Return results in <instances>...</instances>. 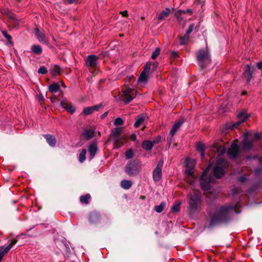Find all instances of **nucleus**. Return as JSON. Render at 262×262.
<instances>
[{"label": "nucleus", "mask_w": 262, "mask_h": 262, "mask_svg": "<svg viewBox=\"0 0 262 262\" xmlns=\"http://www.w3.org/2000/svg\"><path fill=\"white\" fill-rule=\"evenodd\" d=\"M246 68L244 75L247 81H249L252 77V74L253 70L249 64L246 66Z\"/></svg>", "instance_id": "obj_23"}, {"label": "nucleus", "mask_w": 262, "mask_h": 262, "mask_svg": "<svg viewBox=\"0 0 262 262\" xmlns=\"http://www.w3.org/2000/svg\"><path fill=\"white\" fill-rule=\"evenodd\" d=\"M196 59L201 68L206 67L211 62L210 55L207 49L205 50L201 49L198 52Z\"/></svg>", "instance_id": "obj_4"}, {"label": "nucleus", "mask_w": 262, "mask_h": 262, "mask_svg": "<svg viewBox=\"0 0 262 262\" xmlns=\"http://www.w3.org/2000/svg\"><path fill=\"white\" fill-rule=\"evenodd\" d=\"M34 33L38 40L40 43L47 45L49 44V40L46 36L44 31L36 28L34 30Z\"/></svg>", "instance_id": "obj_11"}, {"label": "nucleus", "mask_w": 262, "mask_h": 262, "mask_svg": "<svg viewBox=\"0 0 262 262\" xmlns=\"http://www.w3.org/2000/svg\"><path fill=\"white\" fill-rule=\"evenodd\" d=\"M17 239H14L7 247L0 246V254L4 257L12 247L17 243Z\"/></svg>", "instance_id": "obj_15"}, {"label": "nucleus", "mask_w": 262, "mask_h": 262, "mask_svg": "<svg viewBox=\"0 0 262 262\" xmlns=\"http://www.w3.org/2000/svg\"><path fill=\"white\" fill-rule=\"evenodd\" d=\"M228 166L227 161L224 159L219 158L216 161V165L213 169V172L217 179H220L224 174L225 169Z\"/></svg>", "instance_id": "obj_5"}, {"label": "nucleus", "mask_w": 262, "mask_h": 262, "mask_svg": "<svg viewBox=\"0 0 262 262\" xmlns=\"http://www.w3.org/2000/svg\"><path fill=\"white\" fill-rule=\"evenodd\" d=\"M51 101L52 102H55V96L53 95L51 98H50Z\"/></svg>", "instance_id": "obj_57"}, {"label": "nucleus", "mask_w": 262, "mask_h": 262, "mask_svg": "<svg viewBox=\"0 0 262 262\" xmlns=\"http://www.w3.org/2000/svg\"><path fill=\"white\" fill-rule=\"evenodd\" d=\"M120 13L124 17H126L128 15L127 11H121Z\"/></svg>", "instance_id": "obj_49"}, {"label": "nucleus", "mask_w": 262, "mask_h": 262, "mask_svg": "<svg viewBox=\"0 0 262 262\" xmlns=\"http://www.w3.org/2000/svg\"><path fill=\"white\" fill-rule=\"evenodd\" d=\"M210 168V165H209L204 171L200 179L201 187L203 190H209L210 188L211 183H213V181H214L213 178L211 176L207 177V173L209 170Z\"/></svg>", "instance_id": "obj_7"}, {"label": "nucleus", "mask_w": 262, "mask_h": 262, "mask_svg": "<svg viewBox=\"0 0 262 262\" xmlns=\"http://www.w3.org/2000/svg\"><path fill=\"white\" fill-rule=\"evenodd\" d=\"M141 169V162L137 159L130 160L124 168L125 172L130 177L135 176L139 174Z\"/></svg>", "instance_id": "obj_3"}, {"label": "nucleus", "mask_w": 262, "mask_h": 262, "mask_svg": "<svg viewBox=\"0 0 262 262\" xmlns=\"http://www.w3.org/2000/svg\"><path fill=\"white\" fill-rule=\"evenodd\" d=\"M50 72L52 76H56L59 75L61 73V69L58 66L55 65L50 69Z\"/></svg>", "instance_id": "obj_28"}, {"label": "nucleus", "mask_w": 262, "mask_h": 262, "mask_svg": "<svg viewBox=\"0 0 262 262\" xmlns=\"http://www.w3.org/2000/svg\"><path fill=\"white\" fill-rule=\"evenodd\" d=\"M151 65V64L150 62H147L145 65L144 70L142 72H145L146 73H148L150 69Z\"/></svg>", "instance_id": "obj_42"}, {"label": "nucleus", "mask_w": 262, "mask_h": 262, "mask_svg": "<svg viewBox=\"0 0 262 262\" xmlns=\"http://www.w3.org/2000/svg\"><path fill=\"white\" fill-rule=\"evenodd\" d=\"M41 101H43V98H42H42H40V101H41Z\"/></svg>", "instance_id": "obj_64"}, {"label": "nucleus", "mask_w": 262, "mask_h": 262, "mask_svg": "<svg viewBox=\"0 0 262 262\" xmlns=\"http://www.w3.org/2000/svg\"><path fill=\"white\" fill-rule=\"evenodd\" d=\"M68 3H77L78 0H66Z\"/></svg>", "instance_id": "obj_50"}, {"label": "nucleus", "mask_w": 262, "mask_h": 262, "mask_svg": "<svg viewBox=\"0 0 262 262\" xmlns=\"http://www.w3.org/2000/svg\"><path fill=\"white\" fill-rule=\"evenodd\" d=\"M128 139H129L132 141H135L136 140V135L135 134H132L129 137H127Z\"/></svg>", "instance_id": "obj_48"}, {"label": "nucleus", "mask_w": 262, "mask_h": 262, "mask_svg": "<svg viewBox=\"0 0 262 262\" xmlns=\"http://www.w3.org/2000/svg\"><path fill=\"white\" fill-rule=\"evenodd\" d=\"M145 118L146 116L144 115L138 116L136 118V121L134 124V126L135 127H138L144 122Z\"/></svg>", "instance_id": "obj_26"}, {"label": "nucleus", "mask_w": 262, "mask_h": 262, "mask_svg": "<svg viewBox=\"0 0 262 262\" xmlns=\"http://www.w3.org/2000/svg\"><path fill=\"white\" fill-rule=\"evenodd\" d=\"M86 154V150L85 149H83L79 155V161L80 163L83 162L85 160Z\"/></svg>", "instance_id": "obj_37"}, {"label": "nucleus", "mask_w": 262, "mask_h": 262, "mask_svg": "<svg viewBox=\"0 0 262 262\" xmlns=\"http://www.w3.org/2000/svg\"><path fill=\"white\" fill-rule=\"evenodd\" d=\"M60 105L61 107L66 110L68 112L73 114L75 111V107L69 104L67 100L64 99L61 101Z\"/></svg>", "instance_id": "obj_17"}, {"label": "nucleus", "mask_w": 262, "mask_h": 262, "mask_svg": "<svg viewBox=\"0 0 262 262\" xmlns=\"http://www.w3.org/2000/svg\"><path fill=\"white\" fill-rule=\"evenodd\" d=\"M123 94L121 96V98L125 104L128 103L135 97V94H137V91H135L134 89L130 88H127L122 91Z\"/></svg>", "instance_id": "obj_8"}, {"label": "nucleus", "mask_w": 262, "mask_h": 262, "mask_svg": "<svg viewBox=\"0 0 262 262\" xmlns=\"http://www.w3.org/2000/svg\"><path fill=\"white\" fill-rule=\"evenodd\" d=\"M160 53V49L159 48H157L152 53L151 58L153 59H155L159 55Z\"/></svg>", "instance_id": "obj_39"}, {"label": "nucleus", "mask_w": 262, "mask_h": 262, "mask_svg": "<svg viewBox=\"0 0 262 262\" xmlns=\"http://www.w3.org/2000/svg\"><path fill=\"white\" fill-rule=\"evenodd\" d=\"M239 181L241 182H243L244 181H245V178L243 177H241L240 178H239Z\"/></svg>", "instance_id": "obj_58"}, {"label": "nucleus", "mask_w": 262, "mask_h": 262, "mask_svg": "<svg viewBox=\"0 0 262 262\" xmlns=\"http://www.w3.org/2000/svg\"><path fill=\"white\" fill-rule=\"evenodd\" d=\"M255 138H258V135H257V134H255Z\"/></svg>", "instance_id": "obj_63"}, {"label": "nucleus", "mask_w": 262, "mask_h": 262, "mask_svg": "<svg viewBox=\"0 0 262 262\" xmlns=\"http://www.w3.org/2000/svg\"><path fill=\"white\" fill-rule=\"evenodd\" d=\"M148 73L145 72H142L139 78L138 82L141 83H146L148 80Z\"/></svg>", "instance_id": "obj_31"}, {"label": "nucleus", "mask_w": 262, "mask_h": 262, "mask_svg": "<svg viewBox=\"0 0 262 262\" xmlns=\"http://www.w3.org/2000/svg\"><path fill=\"white\" fill-rule=\"evenodd\" d=\"M123 121L120 118H117L114 121V125H116V126L122 125V124H123Z\"/></svg>", "instance_id": "obj_43"}, {"label": "nucleus", "mask_w": 262, "mask_h": 262, "mask_svg": "<svg viewBox=\"0 0 262 262\" xmlns=\"http://www.w3.org/2000/svg\"><path fill=\"white\" fill-rule=\"evenodd\" d=\"M97 151V146L96 143H92L88 147V151L90 155V159H93Z\"/></svg>", "instance_id": "obj_22"}, {"label": "nucleus", "mask_w": 262, "mask_h": 262, "mask_svg": "<svg viewBox=\"0 0 262 262\" xmlns=\"http://www.w3.org/2000/svg\"><path fill=\"white\" fill-rule=\"evenodd\" d=\"M179 38L180 40V43L181 45H184L188 42L189 39V35L185 34L184 36H180Z\"/></svg>", "instance_id": "obj_36"}, {"label": "nucleus", "mask_w": 262, "mask_h": 262, "mask_svg": "<svg viewBox=\"0 0 262 262\" xmlns=\"http://www.w3.org/2000/svg\"><path fill=\"white\" fill-rule=\"evenodd\" d=\"M158 66V63L157 62H155L153 63L152 66L154 68V69H156Z\"/></svg>", "instance_id": "obj_56"}, {"label": "nucleus", "mask_w": 262, "mask_h": 262, "mask_svg": "<svg viewBox=\"0 0 262 262\" xmlns=\"http://www.w3.org/2000/svg\"><path fill=\"white\" fill-rule=\"evenodd\" d=\"M38 72L39 74H45L47 72V70L44 67H40L39 68Z\"/></svg>", "instance_id": "obj_44"}, {"label": "nucleus", "mask_w": 262, "mask_h": 262, "mask_svg": "<svg viewBox=\"0 0 262 262\" xmlns=\"http://www.w3.org/2000/svg\"><path fill=\"white\" fill-rule=\"evenodd\" d=\"M186 12V13H189L190 14H191L192 13V11L191 9H187L186 11H185Z\"/></svg>", "instance_id": "obj_55"}, {"label": "nucleus", "mask_w": 262, "mask_h": 262, "mask_svg": "<svg viewBox=\"0 0 262 262\" xmlns=\"http://www.w3.org/2000/svg\"><path fill=\"white\" fill-rule=\"evenodd\" d=\"M3 257L4 256L0 254V262L1 261Z\"/></svg>", "instance_id": "obj_59"}, {"label": "nucleus", "mask_w": 262, "mask_h": 262, "mask_svg": "<svg viewBox=\"0 0 262 262\" xmlns=\"http://www.w3.org/2000/svg\"><path fill=\"white\" fill-rule=\"evenodd\" d=\"M253 146V141L245 136L243 142V148L245 150H250Z\"/></svg>", "instance_id": "obj_20"}, {"label": "nucleus", "mask_w": 262, "mask_h": 262, "mask_svg": "<svg viewBox=\"0 0 262 262\" xmlns=\"http://www.w3.org/2000/svg\"><path fill=\"white\" fill-rule=\"evenodd\" d=\"M133 156H134L133 151L131 149L127 150L125 152V158L127 159H129L133 158Z\"/></svg>", "instance_id": "obj_40"}, {"label": "nucleus", "mask_w": 262, "mask_h": 262, "mask_svg": "<svg viewBox=\"0 0 262 262\" xmlns=\"http://www.w3.org/2000/svg\"><path fill=\"white\" fill-rule=\"evenodd\" d=\"M257 67L258 69H262V61L258 62L257 64Z\"/></svg>", "instance_id": "obj_52"}, {"label": "nucleus", "mask_w": 262, "mask_h": 262, "mask_svg": "<svg viewBox=\"0 0 262 262\" xmlns=\"http://www.w3.org/2000/svg\"><path fill=\"white\" fill-rule=\"evenodd\" d=\"M180 209V203L174 204L172 207V210L173 212H178Z\"/></svg>", "instance_id": "obj_41"}, {"label": "nucleus", "mask_w": 262, "mask_h": 262, "mask_svg": "<svg viewBox=\"0 0 262 262\" xmlns=\"http://www.w3.org/2000/svg\"><path fill=\"white\" fill-rule=\"evenodd\" d=\"M122 132V128L119 127H117L114 129V130L112 131L111 136L114 139L118 138L119 135Z\"/></svg>", "instance_id": "obj_33"}, {"label": "nucleus", "mask_w": 262, "mask_h": 262, "mask_svg": "<svg viewBox=\"0 0 262 262\" xmlns=\"http://www.w3.org/2000/svg\"><path fill=\"white\" fill-rule=\"evenodd\" d=\"M133 185V182L129 180H123L121 182L120 185L124 189H129Z\"/></svg>", "instance_id": "obj_29"}, {"label": "nucleus", "mask_w": 262, "mask_h": 262, "mask_svg": "<svg viewBox=\"0 0 262 262\" xmlns=\"http://www.w3.org/2000/svg\"><path fill=\"white\" fill-rule=\"evenodd\" d=\"M237 142V140H235L227 151V154L230 158H236L238 156L239 148Z\"/></svg>", "instance_id": "obj_10"}, {"label": "nucleus", "mask_w": 262, "mask_h": 262, "mask_svg": "<svg viewBox=\"0 0 262 262\" xmlns=\"http://www.w3.org/2000/svg\"><path fill=\"white\" fill-rule=\"evenodd\" d=\"M98 57L94 55H89L86 59V64L89 67L95 68L98 62Z\"/></svg>", "instance_id": "obj_12"}, {"label": "nucleus", "mask_w": 262, "mask_h": 262, "mask_svg": "<svg viewBox=\"0 0 262 262\" xmlns=\"http://www.w3.org/2000/svg\"><path fill=\"white\" fill-rule=\"evenodd\" d=\"M140 199H142V200H144L145 199V196H140Z\"/></svg>", "instance_id": "obj_60"}, {"label": "nucleus", "mask_w": 262, "mask_h": 262, "mask_svg": "<svg viewBox=\"0 0 262 262\" xmlns=\"http://www.w3.org/2000/svg\"><path fill=\"white\" fill-rule=\"evenodd\" d=\"M225 150H226L225 148H223L221 151H220V149H218V152L220 154H224L225 152Z\"/></svg>", "instance_id": "obj_54"}, {"label": "nucleus", "mask_w": 262, "mask_h": 262, "mask_svg": "<svg viewBox=\"0 0 262 262\" xmlns=\"http://www.w3.org/2000/svg\"><path fill=\"white\" fill-rule=\"evenodd\" d=\"M100 215L96 212L90 213L88 216L89 222L91 224H97L100 221Z\"/></svg>", "instance_id": "obj_14"}, {"label": "nucleus", "mask_w": 262, "mask_h": 262, "mask_svg": "<svg viewBox=\"0 0 262 262\" xmlns=\"http://www.w3.org/2000/svg\"><path fill=\"white\" fill-rule=\"evenodd\" d=\"M194 165L195 161L194 160H186L185 172L187 176V181L190 185H193L196 180V177L193 175Z\"/></svg>", "instance_id": "obj_6"}, {"label": "nucleus", "mask_w": 262, "mask_h": 262, "mask_svg": "<svg viewBox=\"0 0 262 262\" xmlns=\"http://www.w3.org/2000/svg\"><path fill=\"white\" fill-rule=\"evenodd\" d=\"M194 29V25H190L188 29L187 30L186 34L189 35V34L193 31Z\"/></svg>", "instance_id": "obj_45"}, {"label": "nucleus", "mask_w": 262, "mask_h": 262, "mask_svg": "<svg viewBox=\"0 0 262 262\" xmlns=\"http://www.w3.org/2000/svg\"><path fill=\"white\" fill-rule=\"evenodd\" d=\"M107 113L105 112V113L103 114V116H104V117L106 116L107 115Z\"/></svg>", "instance_id": "obj_61"}, {"label": "nucleus", "mask_w": 262, "mask_h": 262, "mask_svg": "<svg viewBox=\"0 0 262 262\" xmlns=\"http://www.w3.org/2000/svg\"><path fill=\"white\" fill-rule=\"evenodd\" d=\"M165 206V203L164 202H162L159 205L156 206L155 207V210L156 212L158 213L161 212Z\"/></svg>", "instance_id": "obj_38"}, {"label": "nucleus", "mask_w": 262, "mask_h": 262, "mask_svg": "<svg viewBox=\"0 0 262 262\" xmlns=\"http://www.w3.org/2000/svg\"><path fill=\"white\" fill-rule=\"evenodd\" d=\"M170 13V9L168 8H166L157 15V18L160 21L162 20L165 18L167 17Z\"/></svg>", "instance_id": "obj_24"}, {"label": "nucleus", "mask_w": 262, "mask_h": 262, "mask_svg": "<svg viewBox=\"0 0 262 262\" xmlns=\"http://www.w3.org/2000/svg\"><path fill=\"white\" fill-rule=\"evenodd\" d=\"M5 37L6 38V39L8 41V42L10 43H11V44L13 43V42L12 41V37H11V35H10L9 34H8Z\"/></svg>", "instance_id": "obj_47"}, {"label": "nucleus", "mask_w": 262, "mask_h": 262, "mask_svg": "<svg viewBox=\"0 0 262 262\" xmlns=\"http://www.w3.org/2000/svg\"><path fill=\"white\" fill-rule=\"evenodd\" d=\"M2 34L5 37L6 36V35H7L8 34L7 33V31H5V30H2Z\"/></svg>", "instance_id": "obj_53"}, {"label": "nucleus", "mask_w": 262, "mask_h": 262, "mask_svg": "<svg viewBox=\"0 0 262 262\" xmlns=\"http://www.w3.org/2000/svg\"><path fill=\"white\" fill-rule=\"evenodd\" d=\"M163 162L161 160L159 162L156 168L152 172V177L154 181H159L162 177V168L163 167Z\"/></svg>", "instance_id": "obj_9"}, {"label": "nucleus", "mask_w": 262, "mask_h": 262, "mask_svg": "<svg viewBox=\"0 0 262 262\" xmlns=\"http://www.w3.org/2000/svg\"><path fill=\"white\" fill-rule=\"evenodd\" d=\"M183 123V121H179L174 124L170 132V135L171 136V137H173L174 135V134L181 127Z\"/></svg>", "instance_id": "obj_25"}, {"label": "nucleus", "mask_w": 262, "mask_h": 262, "mask_svg": "<svg viewBox=\"0 0 262 262\" xmlns=\"http://www.w3.org/2000/svg\"><path fill=\"white\" fill-rule=\"evenodd\" d=\"M186 13V12L184 10H179L175 12L174 16L177 18V19L182 21L183 19V17L182 16V14H184Z\"/></svg>", "instance_id": "obj_35"}, {"label": "nucleus", "mask_w": 262, "mask_h": 262, "mask_svg": "<svg viewBox=\"0 0 262 262\" xmlns=\"http://www.w3.org/2000/svg\"><path fill=\"white\" fill-rule=\"evenodd\" d=\"M101 107V104L96 105L92 106L87 107L83 109L82 114L87 116L92 114L94 111H98Z\"/></svg>", "instance_id": "obj_16"}, {"label": "nucleus", "mask_w": 262, "mask_h": 262, "mask_svg": "<svg viewBox=\"0 0 262 262\" xmlns=\"http://www.w3.org/2000/svg\"><path fill=\"white\" fill-rule=\"evenodd\" d=\"M31 49L33 53L37 55L41 54L42 52V48L39 45H33Z\"/></svg>", "instance_id": "obj_30"}, {"label": "nucleus", "mask_w": 262, "mask_h": 262, "mask_svg": "<svg viewBox=\"0 0 262 262\" xmlns=\"http://www.w3.org/2000/svg\"><path fill=\"white\" fill-rule=\"evenodd\" d=\"M144 19H145V18H144V16H142V17H141V19L142 20H144Z\"/></svg>", "instance_id": "obj_62"}, {"label": "nucleus", "mask_w": 262, "mask_h": 262, "mask_svg": "<svg viewBox=\"0 0 262 262\" xmlns=\"http://www.w3.org/2000/svg\"><path fill=\"white\" fill-rule=\"evenodd\" d=\"M43 136L46 139L47 142L50 146L54 147L55 146L56 140L53 135L47 134L43 135Z\"/></svg>", "instance_id": "obj_21"}, {"label": "nucleus", "mask_w": 262, "mask_h": 262, "mask_svg": "<svg viewBox=\"0 0 262 262\" xmlns=\"http://www.w3.org/2000/svg\"><path fill=\"white\" fill-rule=\"evenodd\" d=\"M161 140V137L160 136L158 137L156 139V140H154L153 141V143H154V144L156 143H158Z\"/></svg>", "instance_id": "obj_51"}, {"label": "nucleus", "mask_w": 262, "mask_h": 262, "mask_svg": "<svg viewBox=\"0 0 262 262\" xmlns=\"http://www.w3.org/2000/svg\"><path fill=\"white\" fill-rule=\"evenodd\" d=\"M81 136L86 140H89L94 136V131L92 128L84 129Z\"/></svg>", "instance_id": "obj_19"}, {"label": "nucleus", "mask_w": 262, "mask_h": 262, "mask_svg": "<svg viewBox=\"0 0 262 262\" xmlns=\"http://www.w3.org/2000/svg\"><path fill=\"white\" fill-rule=\"evenodd\" d=\"M234 210V207L231 205L217 207L214 213L210 215V221L208 227L210 228L217 225L227 223L231 220L232 213Z\"/></svg>", "instance_id": "obj_1"}, {"label": "nucleus", "mask_w": 262, "mask_h": 262, "mask_svg": "<svg viewBox=\"0 0 262 262\" xmlns=\"http://www.w3.org/2000/svg\"><path fill=\"white\" fill-rule=\"evenodd\" d=\"M201 197L200 191L195 189H193L192 192L188 194L189 210L191 212H195L201 209L202 205Z\"/></svg>", "instance_id": "obj_2"}, {"label": "nucleus", "mask_w": 262, "mask_h": 262, "mask_svg": "<svg viewBox=\"0 0 262 262\" xmlns=\"http://www.w3.org/2000/svg\"><path fill=\"white\" fill-rule=\"evenodd\" d=\"M128 140V138L126 136L122 137L120 138H116L114 139V148L118 149L122 147L123 145L125 144L126 141Z\"/></svg>", "instance_id": "obj_13"}, {"label": "nucleus", "mask_w": 262, "mask_h": 262, "mask_svg": "<svg viewBox=\"0 0 262 262\" xmlns=\"http://www.w3.org/2000/svg\"><path fill=\"white\" fill-rule=\"evenodd\" d=\"M198 149L200 150L201 151V158H203L204 157V155H205L204 149L203 148V146L202 145V146H198Z\"/></svg>", "instance_id": "obj_46"}, {"label": "nucleus", "mask_w": 262, "mask_h": 262, "mask_svg": "<svg viewBox=\"0 0 262 262\" xmlns=\"http://www.w3.org/2000/svg\"><path fill=\"white\" fill-rule=\"evenodd\" d=\"M60 86L57 83H54L51 84L49 86V91L52 93H54L57 92L59 90Z\"/></svg>", "instance_id": "obj_32"}, {"label": "nucleus", "mask_w": 262, "mask_h": 262, "mask_svg": "<svg viewBox=\"0 0 262 262\" xmlns=\"http://www.w3.org/2000/svg\"><path fill=\"white\" fill-rule=\"evenodd\" d=\"M248 117V115L245 112L243 111L239 113L237 115V117L239 120L234 124V126L235 127H237L242 123L245 121Z\"/></svg>", "instance_id": "obj_18"}, {"label": "nucleus", "mask_w": 262, "mask_h": 262, "mask_svg": "<svg viewBox=\"0 0 262 262\" xmlns=\"http://www.w3.org/2000/svg\"><path fill=\"white\" fill-rule=\"evenodd\" d=\"M91 199V195L89 193L80 196V201L81 203L88 204L89 203V200Z\"/></svg>", "instance_id": "obj_34"}, {"label": "nucleus", "mask_w": 262, "mask_h": 262, "mask_svg": "<svg viewBox=\"0 0 262 262\" xmlns=\"http://www.w3.org/2000/svg\"><path fill=\"white\" fill-rule=\"evenodd\" d=\"M154 145V143H153V142L148 140H144L142 142V146L143 149L149 150L151 149Z\"/></svg>", "instance_id": "obj_27"}]
</instances>
